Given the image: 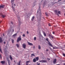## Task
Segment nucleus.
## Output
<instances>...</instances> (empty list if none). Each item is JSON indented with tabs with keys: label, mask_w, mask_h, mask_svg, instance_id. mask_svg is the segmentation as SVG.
I'll return each mask as SVG.
<instances>
[{
	"label": "nucleus",
	"mask_w": 65,
	"mask_h": 65,
	"mask_svg": "<svg viewBox=\"0 0 65 65\" xmlns=\"http://www.w3.org/2000/svg\"><path fill=\"white\" fill-rule=\"evenodd\" d=\"M10 58L11 60H12V57L11 56V55H10Z\"/></svg>",
	"instance_id": "nucleus-14"
},
{
	"label": "nucleus",
	"mask_w": 65,
	"mask_h": 65,
	"mask_svg": "<svg viewBox=\"0 0 65 65\" xmlns=\"http://www.w3.org/2000/svg\"><path fill=\"white\" fill-rule=\"evenodd\" d=\"M14 1V0H12L11 1V3L12 4V5L13 4Z\"/></svg>",
	"instance_id": "nucleus-17"
},
{
	"label": "nucleus",
	"mask_w": 65,
	"mask_h": 65,
	"mask_svg": "<svg viewBox=\"0 0 65 65\" xmlns=\"http://www.w3.org/2000/svg\"><path fill=\"white\" fill-rule=\"evenodd\" d=\"M43 34L44 35V36H46V34H45V32H43Z\"/></svg>",
	"instance_id": "nucleus-22"
},
{
	"label": "nucleus",
	"mask_w": 65,
	"mask_h": 65,
	"mask_svg": "<svg viewBox=\"0 0 65 65\" xmlns=\"http://www.w3.org/2000/svg\"><path fill=\"white\" fill-rule=\"evenodd\" d=\"M0 58L2 59V55L1 54H0Z\"/></svg>",
	"instance_id": "nucleus-26"
},
{
	"label": "nucleus",
	"mask_w": 65,
	"mask_h": 65,
	"mask_svg": "<svg viewBox=\"0 0 65 65\" xmlns=\"http://www.w3.org/2000/svg\"><path fill=\"white\" fill-rule=\"evenodd\" d=\"M32 56H35V55L34 54H31V57H32Z\"/></svg>",
	"instance_id": "nucleus-28"
},
{
	"label": "nucleus",
	"mask_w": 65,
	"mask_h": 65,
	"mask_svg": "<svg viewBox=\"0 0 65 65\" xmlns=\"http://www.w3.org/2000/svg\"><path fill=\"white\" fill-rule=\"evenodd\" d=\"M2 42V38L0 37V42L1 43Z\"/></svg>",
	"instance_id": "nucleus-16"
},
{
	"label": "nucleus",
	"mask_w": 65,
	"mask_h": 65,
	"mask_svg": "<svg viewBox=\"0 0 65 65\" xmlns=\"http://www.w3.org/2000/svg\"><path fill=\"white\" fill-rule=\"evenodd\" d=\"M58 13L60 14H61V12H60V11H58Z\"/></svg>",
	"instance_id": "nucleus-30"
},
{
	"label": "nucleus",
	"mask_w": 65,
	"mask_h": 65,
	"mask_svg": "<svg viewBox=\"0 0 65 65\" xmlns=\"http://www.w3.org/2000/svg\"><path fill=\"white\" fill-rule=\"evenodd\" d=\"M12 43H13V42H14V40L12 39Z\"/></svg>",
	"instance_id": "nucleus-29"
},
{
	"label": "nucleus",
	"mask_w": 65,
	"mask_h": 65,
	"mask_svg": "<svg viewBox=\"0 0 65 65\" xmlns=\"http://www.w3.org/2000/svg\"><path fill=\"white\" fill-rule=\"evenodd\" d=\"M1 63H2V64H4L5 63V61H2L1 62Z\"/></svg>",
	"instance_id": "nucleus-7"
},
{
	"label": "nucleus",
	"mask_w": 65,
	"mask_h": 65,
	"mask_svg": "<svg viewBox=\"0 0 65 65\" xmlns=\"http://www.w3.org/2000/svg\"><path fill=\"white\" fill-rule=\"evenodd\" d=\"M16 45L17 46V47H19V45L18 44H17Z\"/></svg>",
	"instance_id": "nucleus-25"
},
{
	"label": "nucleus",
	"mask_w": 65,
	"mask_h": 65,
	"mask_svg": "<svg viewBox=\"0 0 65 65\" xmlns=\"http://www.w3.org/2000/svg\"><path fill=\"white\" fill-rule=\"evenodd\" d=\"M62 1V0H59L58 1V2H59L60 1Z\"/></svg>",
	"instance_id": "nucleus-39"
},
{
	"label": "nucleus",
	"mask_w": 65,
	"mask_h": 65,
	"mask_svg": "<svg viewBox=\"0 0 65 65\" xmlns=\"http://www.w3.org/2000/svg\"><path fill=\"white\" fill-rule=\"evenodd\" d=\"M11 24H13V23H12V22H11Z\"/></svg>",
	"instance_id": "nucleus-45"
},
{
	"label": "nucleus",
	"mask_w": 65,
	"mask_h": 65,
	"mask_svg": "<svg viewBox=\"0 0 65 65\" xmlns=\"http://www.w3.org/2000/svg\"><path fill=\"white\" fill-rule=\"evenodd\" d=\"M56 65H60L59 64H57Z\"/></svg>",
	"instance_id": "nucleus-49"
},
{
	"label": "nucleus",
	"mask_w": 65,
	"mask_h": 65,
	"mask_svg": "<svg viewBox=\"0 0 65 65\" xmlns=\"http://www.w3.org/2000/svg\"><path fill=\"white\" fill-rule=\"evenodd\" d=\"M17 34H15L13 36H14V37L15 36H17Z\"/></svg>",
	"instance_id": "nucleus-23"
},
{
	"label": "nucleus",
	"mask_w": 65,
	"mask_h": 65,
	"mask_svg": "<svg viewBox=\"0 0 65 65\" xmlns=\"http://www.w3.org/2000/svg\"><path fill=\"white\" fill-rule=\"evenodd\" d=\"M47 60H48V61H50V59L47 58Z\"/></svg>",
	"instance_id": "nucleus-35"
},
{
	"label": "nucleus",
	"mask_w": 65,
	"mask_h": 65,
	"mask_svg": "<svg viewBox=\"0 0 65 65\" xmlns=\"http://www.w3.org/2000/svg\"><path fill=\"white\" fill-rule=\"evenodd\" d=\"M56 61H57V59H55L53 61V63L54 64H55L56 62Z\"/></svg>",
	"instance_id": "nucleus-11"
},
{
	"label": "nucleus",
	"mask_w": 65,
	"mask_h": 65,
	"mask_svg": "<svg viewBox=\"0 0 65 65\" xmlns=\"http://www.w3.org/2000/svg\"><path fill=\"white\" fill-rule=\"evenodd\" d=\"M7 60L8 63V64H9V65H10V60L8 59V58H7Z\"/></svg>",
	"instance_id": "nucleus-5"
},
{
	"label": "nucleus",
	"mask_w": 65,
	"mask_h": 65,
	"mask_svg": "<svg viewBox=\"0 0 65 65\" xmlns=\"http://www.w3.org/2000/svg\"><path fill=\"white\" fill-rule=\"evenodd\" d=\"M54 12L55 13V14H57L58 15V10H54Z\"/></svg>",
	"instance_id": "nucleus-6"
},
{
	"label": "nucleus",
	"mask_w": 65,
	"mask_h": 65,
	"mask_svg": "<svg viewBox=\"0 0 65 65\" xmlns=\"http://www.w3.org/2000/svg\"><path fill=\"white\" fill-rule=\"evenodd\" d=\"M27 34H29V32L28 31H27Z\"/></svg>",
	"instance_id": "nucleus-43"
},
{
	"label": "nucleus",
	"mask_w": 65,
	"mask_h": 65,
	"mask_svg": "<svg viewBox=\"0 0 65 65\" xmlns=\"http://www.w3.org/2000/svg\"><path fill=\"white\" fill-rule=\"evenodd\" d=\"M1 22H2V21H1V22H0V23H1Z\"/></svg>",
	"instance_id": "nucleus-50"
},
{
	"label": "nucleus",
	"mask_w": 65,
	"mask_h": 65,
	"mask_svg": "<svg viewBox=\"0 0 65 65\" xmlns=\"http://www.w3.org/2000/svg\"><path fill=\"white\" fill-rule=\"evenodd\" d=\"M4 6H5L4 5L0 6V9H1V8H4Z\"/></svg>",
	"instance_id": "nucleus-10"
},
{
	"label": "nucleus",
	"mask_w": 65,
	"mask_h": 65,
	"mask_svg": "<svg viewBox=\"0 0 65 65\" xmlns=\"http://www.w3.org/2000/svg\"><path fill=\"white\" fill-rule=\"evenodd\" d=\"M33 61L34 62H36L37 60L36 59H35V58H34L33 60Z\"/></svg>",
	"instance_id": "nucleus-15"
},
{
	"label": "nucleus",
	"mask_w": 65,
	"mask_h": 65,
	"mask_svg": "<svg viewBox=\"0 0 65 65\" xmlns=\"http://www.w3.org/2000/svg\"><path fill=\"white\" fill-rule=\"evenodd\" d=\"M64 47H65V45H64Z\"/></svg>",
	"instance_id": "nucleus-55"
},
{
	"label": "nucleus",
	"mask_w": 65,
	"mask_h": 65,
	"mask_svg": "<svg viewBox=\"0 0 65 65\" xmlns=\"http://www.w3.org/2000/svg\"><path fill=\"white\" fill-rule=\"evenodd\" d=\"M38 48L39 50H40V49H41V47H40V45H39Z\"/></svg>",
	"instance_id": "nucleus-18"
},
{
	"label": "nucleus",
	"mask_w": 65,
	"mask_h": 65,
	"mask_svg": "<svg viewBox=\"0 0 65 65\" xmlns=\"http://www.w3.org/2000/svg\"><path fill=\"white\" fill-rule=\"evenodd\" d=\"M36 60L37 61H38L39 60V57H36Z\"/></svg>",
	"instance_id": "nucleus-13"
},
{
	"label": "nucleus",
	"mask_w": 65,
	"mask_h": 65,
	"mask_svg": "<svg viewBox=\"0 0 65 65\" xmlns=\"http://www.w3.org/2000/svg\"><path fill=\"white\" fill-rule=\"evenodd\" d=\"M22 40V38H21V36H20L19 37L18 39L17 40V42H19L20 40Z\"/></svg>",
	"instance_id": "nucleus-2"
},
{
	"label": "nucleus",
	"mask_w": 65,
	"mask_h": 65,
	"mask_svg": "<svg viewBox=\"0 0 65 65\" xmlns=\"http://www.w3.org/2000/svg\"><path fill=\"white\" fill-rule=\"evenodd\" d=\"M14 6H15V4H14Z\"/></svg>",
	"instance_id": "nucleus-54"
},
{
	"label": "nucleus",
	"mask_w": 65,
	"mask_h": 65,
	"mask_svg": "<svg viewBox=\"0 0 65 65\" xmlns=\"http://www.w3.org/2000/svg\"><path fill=\"white\" fill-rule=\"evenodd\" d=\"M51 36H52V35H51L50 34H49V36H50V37H51Z\"/></svg>",
	"instance_id": "nucleus-37"
},
{
	"label": "nucleus",
	"mask_w": 65,
	"mask_h": 65,
	"mask_svg": "<svg viewBox=\"0 0 65 65\" xmlns=\"http://www.w3.org/2000/svg\"><path fill=\"white\" fill-rule=\"evenodd\" d=\"M39 12V14H40V15H41V12L40 10V6H39V9L38 10L37 13H38V12Z\"/></svg>",
	"instance_id": "nucleus-1"
},
{
	"label": "nucleus",
	"mask_w": 65,
	"mask_h": 65,
	"mask_svg": "<svg viewBox=\"0 0 65 65\" xmlns=\"http://www.w3.org/2000/svg\"><path fill=\"white\" fill-rule=\"evenodd\" d=\"M4 44H5V43H6L5 42H4Z\"/></svg>",
	"instance_id": "nucleus-47"
},
{
	"label": "nucleus",
	"mask_w": 65,
	"mask_h": 65,
	"mask_svg": "<svg viewBox=\"0 0 65 65\" xmlns=\"http://www.w3.org/2000/svg\"><path fill=\"white\" fill-rule=\"evenodd\" d=\"M40 62H42V63H46L47 61L46 60H40Z\"/></svg>",
	"instance_id": "nucleus-3"
},
{
	"label": "nucleus",
	"mask_w": 65,
	"mask_h": 65,
	"mask_svg": "<svg viewBox=\"0 0 65 65\" xmlns=\"http://www.w3.org/2000/svg\"><path fill=\"white\" fill-rule=\"evenodd\" d=\"M51 38H52V39H53V38H54V37L53 36H52Z\"/></svg>",
	"instance_id": "nucleus-40"
},
{
	"label": "nucleus",
	"mask_w": 65,
	"mask_h": 65,
	"mask_svg": "<svg viewBox=\"0 0 65 65\" xmlns=\"http://www.w3.org/2000/svg\"><path fill=\"white\" fill-rule=\"evenodd\" d=\"M48 25L49 26H51V24H48Z\"/></svg>",
	"instance_id": "nucleus-36"
},
{
	"label": "nucleus",
	"mask_w": 65,
	"mask_h": 65,
	"mask_svg": "<svg viewBox=\"0 0 65 65\" xmlns=\"http://www.w3.org/2000/svg\"><path fill=\"white\" fill-rule=\"evenodd\" d=\"M12 32H14V29H12Z\"/></svg>",
	"instance_id": "nucleus-44"
},
{
	"label": "nucleus",
	"mask_w": 65,
	"mask_h": 65,
	"mask_svg": "<svg viewBox=\"0 0 65 65\" xmlns=\"http://www.w3.org/2000/svg\"><path fill=\"white\" fill-rule=\"evenodd\" d=\"M46 41H48V38H47L46 39Z\"/></svg>",
	"instance_id": "nucleus-38"
},
{
	"label": "nucleus",
	"mask_w": 65,
	"mask_h": 65,
	"mask_svg": "<svg viewBox=\"0 0 65 65\" xmlns=\"http://www.w3.org/2000/svg\"><path fill=\"white\" fill-rule=\"evenodd\" d=\"M46 51H47H47H48V49H46Z\"/></svg>",
	"instance_id": "nucleus-42"
},
{
	"label": "nucleus",
	"mask_w": 65,
	"mask_h": 65,
	"mask_svg": "<svg viewBox=\"0 0 65 65\" xmlns=\"http://www.w3.org/2000/svg\"><path fill=\"white\" fill-rule=\"evenodd\" d=\"M33 48L34 49V48H35V46H34Z\"/></svg>",
	"instance_id": "nucleus-46"
},
{
	"label": "nucleus",
	"mask_w": 65,
	"mask_h": 65,
	"mask_svg": "<svg viewBox=\"0 0 65 65\" xmlns=\"http://www.w3.org/2000/svg\"><path fill=\"white\" fill-rule=\"evenodd\" d=\"M64 16H65V13L64 14Z\"/></svg>",
	"instance_id": "nucleus-52"
},
{
	"label": "nucleus",
	"mask_w": 65,
	"mask_h": 65,
	"mask_svg": "<svg viewBox=\"0 0 65 65\" xmlns=\"http://www.w3.org/2000/svg\"><path fill=\"white\" fill-rule=\"evenodd\" d=\"M36 38L35 37L34 38V40H36Z\"/></svg>",
	"instance_id": "nucleus-31"
},
{
	"label": "nucleus",
	"mask_w": 65,
	"mask_h": 65,
	"mask_svg": "<svg viewBox=\"0 0 65 65\" xmlns=\"http://www.w3.org/2000/svg\"><path fill=\"white\" fill-rule=\"evenodd\" d=\"M3 36H4V34H3Z\"/></svg>",
	"instance_id": "nucleus-48"
},
{
	"label": "nucleus",
	"mask_w": 65,
	"mask_h": 65,
	"mask_svg": "<svg viewBox=\"0 0 65 65\" xmlns=\"http://www.w3.org/2000/svg\"><path fill=\"white\" fill-rule=\"evenodd\" d=\"M23 47L24 48H26V45L25 43H24L23 44Z\"/></svg>",
	"instance_id": "nucleus-4"
},
{
	"label": "nucleus",
	"mask_w": 65,
	"mask_h": 65,
	"mask_svg": "<svg viewBox=\"0 0 65 65\" xmlns=\"http://www.w3.org/2000/svg\"><path fill=\"white\" fill-rule=\"evenodd\" d=\"M23 37H25V34H23Z\"/></svg>",
	"instance_id": "nucleus-33"
},
{
	"label": "nucleus",
	"mask_w": 65,
	"mask_h": 65,
	"mask_svg": "<svg viewBox=\"0 0 65 65\" xmlns=\"http://www.w3.org/2000/svg\"><path fill=\"white\" fill-rule=\"evenodd\" d=\"M52 36H52L51 35V37H52Z\"/></svg>",
	"instance_id": "nucleus-51"
},
{
	"label": "nucleus",
	"mask_w": 65,
	"mask_h": 65,
	"mask_svg": "<svg viewBox=\"0 0 65 65\" xmlns=\"http://www.w3.org/2000/svg\"><path fill=\"white\" fill-rule=\"evenodd\" d=\"M53 34H55V32L53 31Z\"/></svg>",
	"instance_id": "nucleus-34"
},
{
	"label": "nucleus",
	"mask_w": 65,
	"mask_h": 65,
	"mask_svg": "<svg viewBox=\"0 0 65 65\" xmlns=\"http://www.w3.org/2000/svg\"><path fill=\"white\" fill-rule=\"evenodd\" d=\"M1 17H3V18H5V15H3V14H2V13H1Z\"/></svg>",
	"instance_id": "nucleus-12"
},
{
	"label": "nucleus",
	"mask_w": 65,
	"mask_h": 65,
	"mask_svg": "<svg viewBox=\"0 0 65 65\" xmlns=\"http://www.w3.org/2000/svg\"><path fill=\"white\" fill-rule=\"evenodd\" d=\"M0 52H1V53L2 54V50L1 48V47H0Z\"/></svg>",
	"instance_id": "nucleus-24"
},
{
	"label": "nucleus",
	"mask_w": 65,
	"mask_h": 65,
	"mask_svg": "<svg viewBox=\"0 0 65 65\" xmlns=\"http://www.w3.org/2000/svg\"><path fill=\"white\" fill-rule=\"evenodd\" d=\"M34 16H33L31 19V20L32 21H33V20H34Z\"/></svg>",
	"instance_id": "nucleus-20"
},
{
	"label": "nucleus",
	"mask_w": 65,
	"mask_h": 65,
	"mask_svg": "<svg viewBox=\"0 0 65 65\" xmlns=\"http://www.w3.org/2000/svg\"><path fill=\"white\" fill-rule=\"evenodd\" d=\"M18 20H20V18H18Z\"/></svg>",
	"instance_id": "nucleus-41"
},
{
	"label": "nucleus",
	"mask_w": 65,
	"mask_h": 65,
	"mask_svg": "<svg viewBox=\"0 0 65 65\" xmlns=\"http://www.w3.org/2000/svg\"><path fill=\"white\" fill-rule=\"evenodd\" d=\"M37 65H40V63H38V62L37 63Z\"/></svg>",
	"instance_id": "nucleus-32"
},
{
	"label": "nucleus",
	"mask_w": 65,
	"mask_h": 65,
	"mask_svg": "<svg viewBox=\"0 0 65 65\" xmlns=\"http://www.w3.org/2000/svg\"><path fill=\"white\" fill-rule=\"evenodd\" d=\"M63 64H64V65H65V63H64Z\"/></svg>",
	"instance_id": "nucleus-53"
},
{
	"label": "nucleus",
	"mask_w": 65,
	"mask_h": 65,
	"mask_svg": "<svg viewBox=\"0 0 65 65\" xmlns=\"http://www.w3.org/2000/svg\"><path fill=\"white\" fill-rule=\"evenodd\" d=\"M45 14L46 15V16H48V13H47V12H46L45 13Z\"/></svg>",
	"instance_id": "nucleus-21"
},
{
	"label": "nucleus",
	"mask_w": 65,
	"mask_h": 65,
	"mask_svg": "<svg viewBox=\"0 0 65 65\" xmlns=\"http://www.w3.org/2000/svg\"><path fill=\"white\" fill-rule=\"evenodd\" d=\"M48 44H49L50 46H51L52 47H53V45H52V44L50 42H48Z\"/></svg>",
	"instance_id": "nucleus-9"
},
{
	"label": "nucleus",
	"mask_w": 65,
	"mask_h": 65,
	"mask_svg": "<svg viewBox=\"0 0 65 65\" xmlns=\"http://www.w3.org/2000/svg\"><path fill=\"white\" fill-rule=\"evenodd\" d=\"M28 44L29 45H33V44L32 43H31L29 42H28Z\"/></svg>",
	"instance_id": "nucleus-8"
},
{
	"label": "nucleus",
	"mask_w": 65,
	"mask_h": 65,
	"mask_svg": "<svg viewBox=\"0 0 65 65\" xmlns=\"http://www.w3.org/2000/svg\"><path fill=\"white\" fill-rule=\"evenodd\" d=\"M12 8L13 9V10H14V7H13V6H12Z\"/></svg>",
	"instance_id": "nucleus-27"
},
{
	"label": "nucleus",
	"mask_w": 65,
	"mask_h": 65,
	"mask_svg": "<svg viewBox=\"0 0 65 65\" xmlns=\"http://www.w3.org/2000/svg\"><path fill=\"white\" fill-rule=\"evenodd\" d=\"M21 60H20L19 62L18 65H21Z\"/></svg>",
	"instance_id": "nucleus-19"
}]
</instances>
